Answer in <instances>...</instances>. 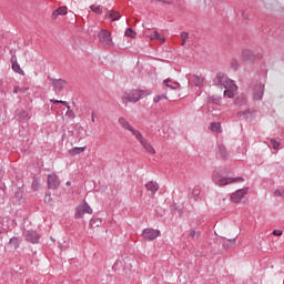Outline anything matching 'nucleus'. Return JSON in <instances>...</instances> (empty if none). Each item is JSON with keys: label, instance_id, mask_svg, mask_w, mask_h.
Wrapping results in <instances>:
<instances>
[{"label": "nucleus", "instance_id": "1", "mask_svg": "<svg viewBox=\"0 0 284 284\" xmlns=\"http://www.w3.org/2000/svg\"><path fill=\"white\" fill-rule=\"evenodd\" d=\"M213 85L224 90V97H227V99H234V92L239 90L236 83H234L232 79L227 78V75L222 72L216 73L215 78L213 79Z\"/></svg>", "mask_w": 284, "mask_h": 284}, {"label": "nucleus", "instance_id": "2", "mask_svg": "<svg viewBox=\"0 0 284 284\" xmlns=\"http://www.w3.org/2000/svg\"><path fill=\"white\" fill-rule=\"evenodd\" d=\"M212 181L215 185H219V187H223L225 185H232V183H243L245 179H243V176L223 178V173L221 171H214Z\"/></svg>", "mask_w": 284, "mask_h": 284}, {"label": "nucleus", "instance_id": "3", "mask_svg": "<svg viewBox=\"0 0 284 284\" xmlns=\"http://www.w3.org/2000/svg\"><path fill=\"white\" fill-rule=\"evenodd\" d=\"M145 97V93L139 89H133L131 91H126L122 95L123 105H128V103H139L141 99Z\"/></svg>", "mask_w": 284, "mask_h": 284}, {"label": "nucleus", "instance_id": "4", "mask_svg": "<svg viewBox=\"0 0 284 284\" xmlns=\"http://www.w3.org/2000/svg\"><path fill=\"white\" fill-rule=\"evenodd\" d=\"M134 139L140 143V145L143 148V150L148 154H152V155L156 154V150L154 149L152 143H150V140L143 136V133H141V131L134 135Z\"/></svg>", "mask_w": 284, "mask_h": 284}, {"label": "nucleus", "instance_id": "5", "mask_svg": "<svg viewBox=\"0 0 284 284\" xmlns=\"http://www.w3.org/2000/svg\"><path fill=\"white\" fill-rule=\"evenodd\" d=\"M100 43L104 48H114V42L112 41V34L108 30H102L98 33Z\"/></svg>", "mask_w": 284, "mask_h": 284}, {"label": "nucleus", "instance_id": "6", "mask_svg": "<svg viewBox=\"0 0 284 284\" xmlns=\"http://www.w3.org/2000/svg\"><path fill=\"white\" fill-rule=\"evenodd\" d=\"M142 236L144 241H155V239L161 236V231L156 229H144L142 231Z\"/></svg>", "mask_w": 284, "mask_h": 284}, {"label": "nucleus", "instance_id": "7", "mask_svg": "<svg viewBox=\"0 0 284 284\" xmlns=\"http://www.w3.org/2000/svg\"><path fill=\"white\" fill-rule=\"evenodd\" d=\"M119 125H121V128L123 130H128V132H131L132 136H134L135 134H138L140 131L134 129V126H132V124H130V121H128V119L121 116L118 120Z\"/></svg>", "mask_w": 284, "mask_h": 284}, {"label": "nucleus", "instance_id": "8", "mask_svg": "<svg viewBox=\"0 0 284 284\" xmlns=\"http://www.w3.org/2000/svg\"><path fill=\"white\" fill-rule=\"evenodd\" d=\"M48 187L49 190H59L61 185V180L59 179V175L55 173H51L48 175Z\"/></svg>", "mask_w": 284, "mask_h": 284}, {"label": "nucleus", "instance_id": "9", "mask_svg": "<svg viewBox=\"0 0 284 284\" xmlns=\"http://www.w3.org/2000/svg\"><path fill=\"white\" fill-rule=\"evenodd\" d=\"M23 236H24V241H27V243H33V244L39 243V241L41 239L39 233H37V231H33V230L24 231Z\"/></svg>", "mask_w": 284, "mask_h": 284}, {"label": "nucleus", "instance_id": "10", "mask_svg": "<svg viewBox=\"0 0 284 284\" xmlns=\"http://www.w3.org/2000/svg\"><path fill=\"white\" fill-rule=\"evenodd\" d=\"M242 59L246 63H254V61H256V59H258V55L250 49H243L242 50Z\"/></svg>", "mask_w": 284, "mask_h": 284}, {"label": "nucleus", "instance_id": "11", "mask_svg": "<svg viewBox=\"0 0 284 284\" xmlns=\"http://www.w3.org/2000/svg\"><path fill=\"white\" fill-rule=\"evenodd\" d=\"M265 94V84L258 83L253 89V99L254 101H261Z\"/></svg>", "mask_w": 284, "mask_h": 284}, {"label": "nucleus", "instance_id": "12", "mask_svg": "<svg viewBox=\"0 0 284 284\" xmlns=\"http://www.w3.org/2000/svg\"><path fill=\"white\" fill-rule=\"evenodd\" d=\"M246 194H247V189H240V190L235 191L231 195L232 203H241V201H243V199H245Z\"/></svg>", "mask_w": 284, "mask_h": 284}, {"label": "nucleus", "instance_id": "13", "mask_svg": "<svg viewBox=\"0 0 284 284\" xmlns=\"http://www.w3.org/2000/svg\"><path fill=\"white\" fill-rule=\"evenodd\" d=\"M49 81L51 82V84L53 85V90L54 92H61L63 90V88H65L67 83L65 80L63 79H53V78H49Z\"/></svg>", "mask_w": 284, "mask_h": 284}, {"label": "nucleus", "instance_id": "14", "mask_svg": "<svg viewBox=\"0 0 284 284\" xmlns=\"http://www.w3.org/2000/svg\"><path fill=\"white\" fill-rule=\"evenodd\" d=\"M145 187L148 190V192H151V195L154 196L156 194V192H159V182L156 181H149L146 184H145Z\"/></svg>", "mask_w": 284, "mask_h": 284}, {"label": "nucleus", "instance_id": "15", "mask_svg": "<svg viewBox=\"0 0 284 284\" xmlns=\"http://www.w3.org/2000/svg\"><path fill=\"white\" fill-rule=\"evenodd\" d=\"M234 103H235V105H240V108L243 106V105H247V98L243 93L239 94L235 98Z\"/></svg>", "mask_w": 284, "mask_h": 284}, {"label": "nucleus", "instance_id": "16", "mask_svg": "<svg viewBox=\"0 0 284 284\" xmlns=\"http://www.w3.org/2000/svg\"><path fill=\"white\" fill-rule=\"evenodd\" d=\"M105 19H111V21H119V19H121V14L119 11H106Z\"/></svg>", "mask_w": 284, "mask_h": 284}, {"label": "nucleus", "instance_id": "17", "mask_svg": "<svg viewBox=\"0 0 284 284\" xmlns=\"http://www.w3.org/2000/svg\"><path fill=\"white\" fill-rule=\"evenodd\" d=\"M87 146H75L69 150V154L70 156H77V154H81L83 152H85Z\"/></svg>", "mask_w": 284, "mask_h": 284}, {"label": "nucleus", "instance_id": "18", "mask_svg": "<svg viewBox=\"0 0 284 284\" xmlns=\"http://www.w3.org/2000/svg\"><path fill=\"white\" fill-rule=\"evenodd\" d=\"M236 116L237 119H252V110L246 109L244 111H239Z\"/></svg>", "mask_w": 284, "mask_h": 284}, {"label": "nucleus", "instance_id": "19", "mask_svg": "<svg viewBox=\"0 0 284 284\" xmlns=\"http://www.w3.org/2000/svg\"><path fill=\"white\" fill-rule=\"evenodd\" d=\"M217 150L221 159H227V156H230V153L224 144H217Z\"/></svg>", "mask_w": 284, "mask_h": 284}, {"label": "nucleus", "instance_id": "20", "mask_svg": "<svg viewBox=\"0 0 284 284\" xmlns=\"http://www.w3.org/2000/svg\"><path fill=\"white\" fill-rule=\"evenodd\" d=\"M83 214H85V209L82 203L75 207V219H82Z\"/></svg>", "mask_w": 284, "mask_h": 284}, {"label": "nucleus", "instance_id": "21", "mask_svg": "<svg viewBox=\"0 0 284 284\" xmlns=\"http://www.w3.org/2000/svg\"><path fill=\"white\" fill-rule=\"evenodd\" d=\"M206 103H213V105H221V97H216V95L207 97Z\"/></svg>", "mask_w": 284, "mask_h": 284}, {"label": "nucleus", "instance_id": "22", "mask_svg": "<svg viewBox=\"0 0 284 284\" xmlns=\"http://www.w3.org/2000/svg\"><path fill=\"white\" fill-rule=\"evenodd\" d=\"M233 245H236V237L229 239L226 240V242L222 243V246L224 247V250H230V247H232Z\"/></svg>", "mask_w": 284, "mask_h": 284}, {"label": "nucleus", "instance_id": "23", "mask_svg": "<svg viewBox=\"0 0 284 284\" xmlns=\"http://www.w3.org/2000/svg\"><path fill=\"white\" fill-rule=\"evenodd\" d=\"M9 245H11V247H13V250H19V237L13 236L10 239L9 241Z\"/></svg>", "mask_w": 284, "mask_h": 284}, {"label": "nucleus", "instance_id": "24", "mask_svg": "<svg viewBox=\"0 0 284 284\" xmlns=\"http://www.w3.org/2000/svg\"><path fill=\"white\" fill-rule=\"evenodd\" d=\"M192 82H193L194 85H196L197 88H201V85H203V78H201V77H199V75H193Z\"/></svg>", "mask_w": 284, "mask_h": 284}, {"label": "nucleus", "instance_id": "25", "mask_svg": "<svg viewBox=\"0 0 284 284\" xmlns=\"http://www.w3.org/2000/svg\"><path fill=\"white\" fill-rule=\"evenodd\" d=\"M165 100H168L166 94H159L153 98V103H160V101H165Z\"/></svg>", "mask_w": 284, "mask_h": 284}, {"label": "nucleus", "instance_id": "26", "mask_svg": "<svg viewBox=\"0 0 284 284\" xmlns=\"http://www.w3.org/2000/svg\"><path fill=\"white\" fill-rule=\"evenodd\" d=\"M90 10H92V12H94L95 14H103V10L101 9V6H90Z\"/></svg>", "mask_w": 284, "mask_h": 284}, {"label": "nucleus", "instance_id": "27", "mask_svg": "<svg viewBox=\"0 0 284 284\" xmlns=\"http://www.w3.org/2000/svg\"><path fill=\"white\" fill-rule=\"evenodd\" d=\"M210 130H212V132H219L221 130V122L211 123Z\"/></svg>", "mask_w": 284, "mask_h": 284}, {"label": "nucleus", "instance_id": "28", "mask_svg": "<svg viewBox=\"0 0 284 284\" xmlns=\"http://www.w3.org/2000/svg\"><path fill=\"white\" fill-rule=\"evenodd\" d=\"M12 70L13 72H17V74H23V71L21 70V65L19 64V62L12 64Z\"/></svg>", "mask_w": 284, "mask_h": 284}, {"label": "nucleus", "instance_id": "29", "mask_svg": "<svg viewBox=\"0 0 284 284\" xmlns=\"http://www.w3.org/2000/svg\"><path fill=\"white\" fill-rule=\"evenodd\" d=\"M125 37H130V39H134L136 37V33L134 32V30H132V28H128L125 30Z\"/></svg>", "mask_w": 284, "mask_h": 284}, {"label": "nucleus", "instance_id": "30", "mask_svg": "<svg viewBox=\"0 0 284 284\" xmlns=\"http://www.w3.org/2000/svg\"><path fill=\"white\" fill-rule=\"evenodd\" d=\"M57 11L61 17H65V14H68V7H60L57 9Z\"/></svg>", "mask_w": 284, "mask_h": 284}, {"label": "nucleus", "instance_id": "31", "mask_svg": "<svg viewBox=\"0 0 284 284\" xmlns=\"http://www.w3.org/2000/svg\"><path fill=\"white\" fill-rule=\"evenodd\" d=\"M67 109L68 110L65 116H68L69 119H74V111L70 108V104H68Z\"/></svg>", "mask_w": 284, "mask_h": 284}, {"label": "nucleus", "instance_id": "32", "mask_svg": "<svg viewBox=\"0 0 284 284\" xmlns=\"http://www.w3.org/2000/svg\"><path fill=\"white\" fill-rule=\"evenodd\" d=\"M181 39H182V45H185V42L187 39H190V33L189 32H182L181 33Z\"/></svg>", "mask_w": 284, "mask_h": 284}, {"label": "nucleus", "instance_id": "33", "mask_svg": "<svg viewBox=\"0 0 284 284\" xmlns=\"http://www.w3.org/2000/svg\"><path fill=\"white\" fill-rule=\"evenodd\" d=\"M149 39H151V40L156 39V40L161 41V34H159V31H154L153 33H151L149 36Z\"/></svg>", "mask_w": 284, "mask_h": 284}, {"label": "nucleus", "instance_id": "34", "mask_svg": "<svg viewBox=\"0 0 284 284\" xmlns=\"http://www.w3.org/2000/svg\"><path fill=\"white\" fill-rule=\"evenodd\" d=\"M83 206H84V214H92V207H90V204H88V202H83Z\"/></svg>", "mask_w": 284, "mask_h": 284}, {"label": "nucleus", "instance_id": "35", "mask_svg": "<svg viewBox=\"0 0 284 284\" xmlns=\"http://www.w3.org/2000/svg\"><path fill=\"white\" fill-rule=\"evenodd\" d=\"M271 143L273 145V150H278V148H281V143L274 139H271Z\"/></svg>", "mask_w": 284, "mask_h": 284}, {"label": "nucleus", "instance_id": "36", "mask_svg": "<svg viewBox=\"0 0 284 284\" xmlns=\"http://www.w3.org/2000/svg\"><path fill=\"white\" fill-rule=\"evenodd\" d=\"M231 68H232V70H239V61L235 59L232 60Z\"/></svg>", "mask_w": 284, "mask_h": 284}, {"label": "nucleus", "instance_id": "37", "mask_svg": "<svg viewBox=\"0 0 284 284\" xmlns=\"http://www.w3.org/2000/svg\"><path fill=\"white\" fill-rule=\"evenodd\" d=\"M273 234H274V236H283V231L282 230H274Z\"/></svg>", "mask_w": 284, "mask_h": 284}, {"label": "nucleus", "instance_id": "38", "mask_svg": "<svg viewBox=\"0 0 284 284\" xmlns=\"http://www.w3.org/2000/svg\"><path fill=\"white\" fill-rule=\"evenodd\" d=\"M52 19L54 20V19H57L58 17H61L60 14H59V11L55 9L53 12H52Z\"/></svg>", "mask_w": 284, "mask_h": 284}, {"label": "nucleus", "instance_id": "39", "mask_svg": "<svg viewBox=\"0 0 284 284\" xmlns=\"http://www.w3.org/2000/svg\"><path fill=\"white\" fill-rule=\"evenodd\" d=\"M164 85H166V88H171L172 90H176V88L170 84V80H164Z\"/></svg>", "mask_w": 284, "mask_h": 284}, {"label": "nucleus", "instance_id": "40", "mask_svg": "<svg viewBox=\"0 0 284 284\" xmlns=\"http://www.w3.org/2000/svg\"><path fill=\"white\" fill-rule=\"evenodd\" d=\"M13 92L14 94H18L19 92H23V89H21V87H16Z\"/></svg>", "mask_w": 284, "mask_h": 284}, {"label": "nucleus", "instance_id": "41", "mask_svg": "<svg viewBox=\"0 0 284 284\" xmlns=\"http://www.w3.org/2000/svg\"><path fill=\"white\" fill-rule=\"evenodd\" d=\"M274 195L275 196H283V192H281V190L277 189V190L274 191Z\"/></svg>", "mask_w": 284, "mask_h": 284}, {"label": "nucleus", "instance_id": "42", "mask_svg": "<svg viewBox=\"0 0 284 284\" xmlns=\"http://www.w3.org/2000/svg\"><path fill=\"white\" fill-rule=\"evenodd\" d=\"M20 115L22 116V119L28 118V111H21Z\"/></svg>", "mask_w": 284, "mask_h": 284}, {"label": "nucleus", "instance_id": "43", "mask_svg": "<svg viewBox=\"0 0 284 284\" xmlns=\"http://www.w3.org/2000/svg\"><path fill=\"white\" fill-rule=\"evenodd\" d=\"M14 63H18L17 55L11 57V64L13 65Z\"/></svg>", "mask_w": 284, "mask_h": 284}, {"label": "nucleus", "instance_id": "44", "mask_svg": "<svg viewBox=\"0 0 284 284\" xmlns=\"http://www.w3.org/2000/svg\"><path fill=\"white\" fill-rule=\"evenodd\" d=\"M58 103H61L62 105H65V108H68V102L67 101H63V100H58Z\"/></svg>", "mask_w": 284, "mask_h": 284}, {"label": "nucleus", "instance_id": "45", "mask_svg": "<svg viewBox=\"0 0 284 284\" xmlns=\"http://www.w3.org/2000/svg\"><path fill=\"white\" fill-rule=\"evenodd\" d=\"M95 116H97V113L92 112V113H91V121H92V123H94Z\"/></svg>", "mask_w": 284, "mask_h": 284}, {"label": "nucleus", "instance_id": "46", "mask_svg": "<svg viewBox=\"0 0 284 284\" xmlns=\"http://www.w3.org/2000/svg\"><path fill=\"white\" fill-rule=\"evenodd\" d=\"M21 196H22L21 191L16 192V199H21Z\"/></svg>", "mask_w": 284, "mask_h": 284}, {"label": "nucleus", "instance_id": "47", "mask_svg": "<svg viewBox=\"0 0 284 284\" xmlns=\"http://www.w3.org/2000/svg\"><path fill=\"white\" fill-rule=\"evenodd\" d=\"M194 236H196V231H191V232H190V237H191V239H194Z\"/></svg>", "mask_w": 284, "mask_h": 284}, {"label": "nucleus", "instance_id": "48", "mask_svg": "<svg viewBox=\"0 0 284 284\" xmlns=\"http://www.w3.org/2000/svg\"><path fill=\"white\" fill-rule=\"evenodd\" d=\"M50 101L51 103H55V104L59 103V100L51 99Z\"/></svg>", "mask_w": 284, "mask_h": 284}, {"label": "nucleus", "instance_id": "49", "mask_svg": "<svg viewBox=\"0 0 284 284\" xmlns=\"http://www.w3.org/2000/svg\"><path fill=\"white\" fill-rule=\"evenodd\" d=\"M65 185L70 186V185H72V182L71 181H67Z\"/></svg>", "mask_w": 284, "mask_h": 284}, {"label": "nucleus", "instance_id": "50", "mask_svg": "<svg viewBox=\"0 0 284 284\" xmlns=\"http://www.w3.org/2000/svg\"><path fill=\"white\" fill-rule=\"evenodd\" d=\"M162 43H165V38L162 39Z\"/></svg>", "mask_w": 284, "mask_h": 284}]
</instances>
